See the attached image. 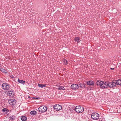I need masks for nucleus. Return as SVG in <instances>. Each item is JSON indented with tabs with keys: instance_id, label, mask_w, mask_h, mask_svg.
Returning a JSON list of instances; mask_svg holds the SVG:
<instances>
[{
	"instance_id": "14",
	"label": "nucleus",
	"mask_w": 121,
	"mask_h": 121,
	"mask_svg": "<svg viewBox=\"0 0 121 121\" xmlns=\"http://www.w3.org/2000/svg\"><path fill=\"white\" fill-rule=\"evenodd\" d=\"M26 117L25 116H22L21 117V119L22 121H26Z\"/></svg>"
},
{
	"instance_id": "24",
	"label": "nucleus",
	"mask_w": 121,
	"mask_h": 121,
	"mask_svg": "<svg viewBox=\"0 0 121 121\" xmlns=\"http://www.w3.org/2000/svg\"><path fill=\"white\" fill-rule=\"evenodd\" d=\"M110 69H114V68H111Z\"/></svg>"
},
{
	"instance_id": "11",
	"label": "nucleus",
	"mask_w": 121,
	"mask_h": 121,
	"mask_svg": "<svg viewBox=\"0 0 121 121\" xmlns=\"http://www.w3.org/2000/svg\"><path fill=\"white\" fill-rule=\"evenodd\" d=\"M71 87L73 90L77 89L78 88V85L76 84H73L71 85Z\"/></svg>"
},
{
	"instance_id": "16",
	"label": "nucleus",
	"mask_w": 121,
	"mask_h": 121,
	"mask_svg": "<svg viewBox=\"0 0 121 121\" xmlns=\"http://www.w3.org/2000/svg\"><path fill=\"white\" fill-rule=\"evenodd\" d=\"M46 85L43 84H38V86L41 87V88H42L44 87H45L46 86Z\"/></svg>"
},
{
	"instance_id": "8",
	"label": "nucleus",
	"mask_w": 121,
	"mask_h": 121,
	"mask_svg": "<svg viewBox=\"0 0 121 121\" xmlns=\"http://www.w3.org/2000/svg\"><path fill=\"white\" fill-rule=\"evenodd\" d=\"M113 83H115L114 87L116 86L117 85H121V79H119L117 81L114 80L113 81Z\"/></svg>"
},
{
	"instance_id": "25",
	"label": "nucleus",
	"mask_w": 121,
	"mask_h": 121,
	"mask_svg": "<svg viewBox=\"0 0 121 121\" xmlns=\"http://www.w3.org/2000/svg\"><path fill=\"white\" fill-rule=\"evenodd\" d=\"M104 121V120H101V121Z\"/></svg>"
},
{
	"instance_id": "6",
	"label": "nucleus",
	"mask_w": 121,
	"mask_h": 121,
	"mask_svg": "<svg viewBox=\"0 0 121 121\" xmlns=\"http://www.w3.org/2000/svg\"><path fill=\"white\" fill-rule=\"evenodd\" d=\"M62 107L59 104H56L53 107L54 109L56 111H59L62 109Z\"/></svg>"
},
{
	"instance_id": "19",
	"label": "nucleus",
	"mask_w": 121,
	"mask_h": 121,
	"mask_svg": "<svg viewBox=\"0 0 121 121\" xmlns=\"http://www.w3.org/2000/svg\"><path fill=\"white\" fill-rule=\"evenodd\" d=\"M63 62L64 65H67L68 64V61L65 59H64L63 60Z\"/></svg>"
},
{
	"instance_id": "10",
	"label": "nucleus",
	"mask_w": 121,
	"mask_h": 121,
	"mask_svg": "<svg viewBox=\"0 0 121 121\" xmlns=\"http://www.w3.org/2000/svg\"><path fill=\"white\" fill-rule=\"evenodd\" d=\"M9 104L10 105L13 106L16 103V101L15 100L11 99L9 101Z\"/></svg>"
},
{
	"instance_id": "5",
	"label": "nucleus",
	"mask_w": 121,
	"mask_h": 121,
	"mask_svg": "<svg viewBox=\"0 0 121 121\" xmlns=\"http://www.w3.org/2000/svg\"><path fill=\"white\" fill-rule=\"evenodd\" d=\"M2 89L5 90H8L10 86L9 84L6 83H3L2 85Z\"/></svg>"
},
{
	"instance_id": "12",
	"label": "nucleus",
	"mask_w": 121,
	"mask_h": 121,
	"mask_svg": "<svg viewBox=\"0 0 121 121\" xmlns=\"http://www.w3.org/2000/svg\"><path fill=\"white\" fill-rule=\"evenodd\" d=\"M94 84V83L92 81H89L87 83V85L90 86L93 85Z\"/></svg>"
},
{
	"instance_id": "17",
	"label": "nucleus",
	"mask_w": 121,
	"mask_h": 121,
	"mask_svg": "<svg viewBox=\"0 0 121 121\" xmlns=\"http://www.w3.org/2000/svg\"><path fill=\"white\" fill-rule=\"evenodd\" d=\"M75 41L77 42L78 43L80 42V40L79 39V38L78 37H76L75 39Z\"/></svg>"
},
{
	"instance_id": "15",
	"label": "nucleus",
	"mask_w": 121,
	"mask_h": 121,
	"mask_svg": "<svg viewBox=\"0 0 121 121\" xmlns=\"http://www.w3.org/2000/svg\"><path fill=\"white\" fill-rule=\"evenodd\" d=\"M18 82L20 83L21 84H24L25 83V81L22 80H20L18 79L17 81Z\"/></svg>"
},
{
	"instance_id": "7",
	"label": "nucleus",
	"mask_w": 121,
	"mask_h": 121,
	"mask_svg": "<svg viewBox=\"0 0 121 121\" xmlns=\"http://www.w3.org/2000/svg\"><path fill=\"white\" fill-rule=\"evenodd\" d=\"M7 95L10 97H13L14 95V93L13 90H12L11 91H8L7 93Z\"/></svg>"
},
{
	"instance_id": "9",
	"label": "nucleus",
	"mask_w": 121,
	"mask_h": 121,
	"mask_svg": "<svg viewBox=\"0 0 121 121\" xmlns=\"http://www.w3.org/2000/svg\"><path fill=\"white\" fill-rule=\"evenodd\" d=\"M96 83L98 86H100L102 88V86H103L104 82L103 81H98L96 82Z\"/></svg>"
},
{
	"instance_id": "22",
	"label": "nucleus",
	"mask_w": 121,
	"mask_h": 121,
	"mask_svg": "<svg viewBox=\"0 0 121 121\" xmlns=\"http://www.w3.org/2000/svg\"><path fill=\"white\" fill-rule=\"evenodd\" d=\"M2 110L4 112L7 111V109L6 108H4Z\"/></svg>"
},
{
	"instance_id": "18",
	"label": "nucleus",
	"mask_w": 121,
	"mask_h": 121,
	"mask_svg": "<svg viewBox=\"0 0 121 121\" xmlns=\"http://www.w3.org/2000/svg\"><path fill=\"white\" fill-rule=\"evenodd\" d=\"M58 89L59 90H65V88L63 87L62 86H59L58 88Z\"/></svg>"
},
{
	"instance_id": "2",
	"label": "nucleus",
	"mask_w": 121,
	"mask_h": 121,
	"mask_svg": "<svg viewBox=\"0 0 121 121\" xmlns=\"http://www.w3.org/2000/svg\"><path fill=\"white\" fill-rule=\"evenodd\" d=\"M84 110L83 108L82 107L80 106H76L75 109V111L78 113L82 112Z\"/></svg>"
},
{
	"instance_id": "20",
	"label": "nucleus",
	"mask_w": 121,
	"mask_h": 121,
	"mask_svg": "<svg viewBox=\"0 0 121 121\" xmlns=\"http://www.w3.org/2000/svg\"><path fill=\"white\" fill-rule=\"evenodd\" d=\"M1 72L3 73H7V71L6 70L4 69H1Z\"/></svg>"
},
{
	"instance_id": "21",
	"label": "nucleus",
	"mask_w": 121,
	"mask_h": 121,
	"mask_svg": "<svg viewBox=\"0 0 121 121\" xmlns=\"http://www.w3.org/2000/svg\"><path fill=\"white\" fill-rule=\"evenodd\" d=\"M79 87H80L81 88H82V84H79V85H78V88Z\"/></svg>"
},
{
	"instance_id": "4",
	"label": "nucleus",
	"mask_w": 121,
	"mask_h": 121,
	"mask_svg": "<svg viewBox=\"0 0 121 121\" xmlns=\"http://www.w3.org/2000/svg\"><path fill=\"white\" fill-rule=\"evenodd\" d=\"M99 115L97 113H93L91 115V117L94 120H97L99 119Z\"/></svg>"
},
{
	"instance_id": "13",
	"label": "nucleus",
	"mask_w": 121,
	"mask_h": 121,
	"mask_svg": "<svg viewBox=\"0 0 121 121\" xmlns=\"http://www.w3.org/2000/svg\"><path fill=\"white\" fill-rule=\"evenodd\" d=\"M37 113V112L35 111H33L30 112V113L32 115H34L36 114Z\"/></svg>"
},
{
	"instance_id": "1",
	"label": "nucleus",
	"mask_w": 121,
	"mask_h": 121,
	"mask_svg": "<svg viewBox=\"0 0 121 121\" xmlns=\"http://www.w3.org/2000/svg\"><path fill=\"white\" fill-rule=\"evenodd\" d=\"M115 82L113 83V81L111 82H105L104 85H103V86H102V88H105L108 87L111 88L114 87L115 86Z\"/></svg>"
},
{
	"instance_id": "3",
	"label": "nucleus",
	"mask_w": 121,
	"mask_h": 121,
	"mask_svg": "<svg viewBox=\"0 0 121 121\" xmlns=\"http://www.w3.org/2000/svg\"><path fill=\"white\" fill-rule=\"evenodd\" d=\"M38 109L40 112L43 113L46 111L47 108L45 106H42L39 107Z\"/></svg>"
},
{
	"instance_id": "23",
	"label": "nucleus",
	"mask_w": 121,
	"mask_h": 121,
	"mask_svg": "<svg viewBox=\"0 0 121 121\" xmlns=\"http://www.w3.org/2000/svg\"><path fill=\"white\" fill-rule=\"evenodd\" d=\"M33 98L34 99H39L38 98H36V97H34V98Z\"/></svg>"
}]
</instances>
